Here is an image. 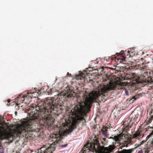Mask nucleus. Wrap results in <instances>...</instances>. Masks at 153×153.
Returning a JSON list of instances; mask_svg holds the SVG:
<instances>
[{
  "instance_id": "obj_1",
  "label": "nucleus",
  "mask_w": 153,
  "mask_h": 153,
  "mask_svg": "<svg viewBox=\"0 0 153 153\" xmlns=\"http://www.w3.org/2000/svg\"><path fill=\"white\" fill-rule=\"evenodd\" d=\"M63 104V102L60 99L56 100L50 98L41 101L37 106H31L29 109L31 111L28 114L30 119L22 121L20 124L16 125L13 132L17 136L22 135L24 137L29 132H39L43 126H51L54 120L51 114L58 115L62 112ZM1 124L0 144L4 139L12 141L15 136L12 129L10 132L7 131L8 127L7 123Z\"/></svg>"
},
{
  "instance_id": "obj_2",
  "label": "nucleus",
  "mask_w": 153,
  "mask_h": 153,
  "mask_svg": "<svg viewBox=\"0 0 153 153\" xmlns=\"http://www.w3.org/2000/svg\"><path fill=\"white\" fill-rule=\"evenodd\" d=\"M107 92H92L91 95L88 93L84 94L81 99L80 97H77L78 104L72 109L70 111L67 112V114L70 119L68 122L64 119V122L61 123L60 129L57 132H54L50 136L52 139L53 143L50 145V147L47 148H50L51 151H48L47 153H52L55 149L54 145L60 144L62 139V136H64L65 133L71 132L76 127L77 123L84 120V116L88 108L91 106L93 100L104 99L107 96Z\"/></svg>"
},
{
  "instance_id": "obj_3",
  "label": "nucleus",
  "mask_w": 153,
  "mask_h": 153,
  "mask_svg": "<svg viewBox=\"0 0 153 153\" xmlns=\"http://www.w3.org/2000/svg\"><path fill=\"white\" fill-rule=\"evenodd\" d=\"M100 147L99 141L96 139L94 143H88L84 145L82 149L83 150L82 153H86L90 151L95 152V153H98L100 151Z\"/></svg>"
},
{
  "instance_id": "obj_4",
  "label": "nucleus",
  "mask_w": 153,
  "mask_h": 153,
  "mask_svg": "<svg viewBox=\"0 0 153 153\" xmlns=\"http://www.w3.org/2000/svg\"><path fill=\"white\" fill-rule=\"evenodd\" d=\"M127 76L129 79L132 81L131 82L132 84H135L136 83H142L145 82L147 83H149L151 82V78L150 76H148V79H141L138 76H137L134 73H130L127 74Z\"/></svg>"
},
{
  "instance_id": "obj_5",
  "label": "nucleus",
  "mask_w": 153,
  "mask_h": 153,
  "mask_svg": "<svg viewBox=\"0 0 153 153\" xmlns=\"http://www.w3.org/2000/svg\"><path fill=\"white\" fill-rule=\"evenodd\" d=\"M34 93V92H27L26 95L22 94L19 95L16 99V105H19L21 104V103H23L26 104L28 103V101H29V102L32 99V96H33V94Z\"/></svg>"
},
{
  "instance_id": "obj_6",
  "label": "nucleus",
  "mask_w": 153,
  "mask_h": 153,
  "mask_svg": "<svg viewBox=\"0 0 153 153\" xmlns=\"http://www.w3.org/2000/svg\"><path fill=\"white\" fill-rule=\"evenodd\" d=\"M135 117V114L133 113H131L128 117L126 119L125 121L124 122V125H128V126H132Z\"/></svg>"
},
{
  "instance_id": "obj_7",
  "label": "nucleus",
  "mask_w": 153,
  "mask_h": 153,
  "mask_svg": "<svg viewBox=\"0 0 153 153\" xmlns=\"http://www.w3.org/2000/svg\"><path fill=\"white\" fill-rule=\"evenodd\" d=\"M115 148L116 146L114 145H111L108 147L103 146L101 149L105 153H110Z\"/></svg>"
},
{
  "instance_id": "obj_8",
  "label": "nucleus",
  "mask_w": 153,
  "mask_h": 153,
  "mask_svg": "<svg viewBox=\"0 0 153 153\" xmlns=\"http://www.w3.org/2000/svg\"><path fill=\"white\" fill-rule=\"evenodd\" d=\"M125 137L124 134L122 133H121L117 136H115L114 137H111L110 138H112L114 140L119 143L121 139H123Z\"/></svg>"
},
{
  "instance_id": "obj_9",
  "label": "nucleus",
  "mask_w": 153,
  "mask_h": 153,
  "mask_svg": "<svg viewBox=\"0 0 153 153\" xmlns=\"http://www.w3.org/2000/svg\"><path fill=\"white\" fill-rule=\"evenodd\" d=\"M65 91L64 95L68 97H72L75 96V94H74V92L70 89H67Z\"/></svg>"
},
{
  "instance_id": "obj_10",
  "label": "nucleus",
  "mask_w": 153,
  "mask_h": 153,
  "mask_svg": "<svg viewBox=\"0 0 153 153\" xmlns=\"http://www.w3.org/2000/svg\"><path fill=\"white\" fill-rule=\"evenodd\" d=\"M42 147L40 149L38 150V152L35 153H47L48 151H51L50 148H47L48 146L46 145Z\"/></svg>"
},
{
  "instance_id": "obj_11",
  "label": "nucleus",
  "mask_w": 153,
  "mask_h": 153,
  "mask_svg": "<svg viewBox=\"0 0 153 153\" xmlns=\"http://www.w3.org/2000/svg\"><path fill=\"white\" fill-rule=\"evenodd\" d=\"M114 57L110 56H106L104 58V59L107 62L109 61L110 60L111 61L112 60H115L116 61V58H117V57L114 56Z\"/></svg>"
},
{
  "instance_id": "obj_12",
  "label": "nucleus",
  "mask_w": 153,
  "mask_h": 153,
  "mask_svg": "<svg viewBox=\"0 0 153 153\" xmlns=\"http://www.w3.org/2000/svg\"><path fill=\"white\" fill-rule=\"evenodd\" d=\"M85 74L84 73H81L80 74L76 76V79L78 80H81L82 79H85Z\"/></svg>"
},
{
  "instance_id": "obj_13",
  "label": "nucleus",
  "mask_w": 153,
  "mask_h": 153,
  "mask_svg": "<svg viewBox=\"0 0 153 153\" xmlns=\"http://www.w3.org/2000/svg\"><path fill=\"white\" fill-rule=\"evenodd\" d=\"M152 135H153V130L146 137V138L148 139ZM150 146L151 147H153V138L152 139V140H151Z\"/></svg>"
},
{
  "instance_id": "obj_14",
  "label": "nucleus",
  "mask_w": 153,
  "mask_h": 153,
  "mask_svg": "<svg viewBox=\"0 0 153 153\" xmlns=\"http://www.w3.org/2000/svg\"><path fill=\"white\" fill-rule=\"evenodd\" d=\"M150 116V118H147L145 122L143 123L144 125H146L149 124L152 121V120L153 119V118H152L151 116Z\"/></svg>"
},
{
  "instance_id": "obj_15",
  "label": "nucleus",
  "mask_w": 153,
  "mask_h": 153,
  "mask_svg": "<svg viewBox=\"0 0 153 153\" xmlns=\"http://www.w3.org/2000/svg\"><path fill=\"white\" fill-rule=\"evenodd\" d=\"M141 131H139L138 130L133 134V137L134 138H136L137 137H140L141 136Z\"/></svg>"
},
{
  "instance_id": "obj_16",
  "label": "nucleus",
  "mask_w": 153,
  "mask_h": 153,
  "mask_svg": "<svg viewBox=\"0 0 153 153\" xmlns=\"http://www.w3.org/2000/svg\"><path fill=\"white\" fill-rule=\"evenodd\" d=\"M125 126V128L123 129V131H127L129 130V129L131 128L132 126H128V125H124Z\"/></svg>"
},
{
  "instance_id": "obj_17",
  "label": "nucleus",
  "mask_w": 153,
  "mask_h": 153,
  "mask_svg": "<svg viewBox=\"0 0 153 153\" xmlns=\"http://www.w3.org/2000/svg\"><path fill=\"white\" fill-rule=\"evenodd\" d=\"M130 51H128L127 52H124V54L125 56L126 57L129 58L131 56V55L130 53Z\"/></svg>"
},
{
  "instance_id": "obj_18",
  "label": "nucleus",
  "mask_w": 153,
  "mask_h": 153,
  "mask_svg": "<svg viewBox=\"0 0 153 153\" xmlns=\"http://www.w3.org/2000/svg\"><path fill=\"white\" fill-rule=\"evenodd\" d=\"M132 150L131 149L128 150L123 149L120 153H131Z\"/></svg>"
},
{
  "instance_id": "obj_19",
  "label": "nucleus",
  "mask_w": 153,
  "mask_h": 153,
  "mask_svg": "<svg viewBox=\"0 0 153 153\" xmlns=\"http://www.w3.org/2000/svg\"><path fill=\"white\" fill-rule=\"evenodd\" d=\"M127 141L126 140V145H124V146H127L128 144H131V140L129 138H127Z\"/></svg>"
},
{
  "instance_id": "obj_20",
  "label": "nucleus",
  "mask_w": 153,
  "mask_h": 153,
  "mask_svg": "<svg viewBox=\"0 0 153 153\" xmlns=\"http://www.w3.org/2000/svg\"><path fill=\"white\" fill-rule=\"evenodd\" d=\"M146 66L145 64H143L141 65V66L140 67L141 70L144 71L146 70Z\"/></svg>"
},
{
  "instance_id": "obj_21",
  "label": "nucleus",
  "mask_w": 153,
  "mask_h": 153,
  "mask_svg": "<svg viewBox=\"0 0 153 153\" xmlns=\"http://www.w3.org/2000/svg\"><path fill=\"white\" fill-rule=\"evenodd\" d=\"M101 131L102 132V134H103L105 132H107V130L106 129V127L104 126H103L101 130Z\"/></svg>"
},
{
  "instance_id": "obj_22",
  "label": "nucleus",
  "mask_w": 153,
  "mask_h": 153,
  "mask_svg": "<svg viewBox=\"0 0 153 153\" xmlns=\"http://www.w3.org/2000/svg\"><path fill=\"white\" fill-rule=\"evenodd\" d=\"M152 109H151V112L149 113V115L151 116V117L153 118V104L152 105Z\"/></svg>"
},
{
  "instance_id": "obj_23",
  "label": "nucleus",
  "mask_w": 153,
  "mask_h": 153,
  "mask_svg": "<svg viewBox=\"0 0 153 153\" xmlns=\"http://www.w3.org/2000/svg\"><path fill=\"white\" fill-rule=\"evenodd\" d=\"M126 58V57H125L124 56H122V58L120 59H119V58H117H117H116V60H118L119 59H120V60L121 59V60H122L123 61H124L125 60Z\"/></svg>"
},
{
  "instance_id": "obj_24",
  "label": "nucleus",
  "mask_w": 153,
  "mask_h": 153,
  "mask_svg": "<svg viewBox=\"0 0 153 153\" xmlns=\"http://www.w3.org/2000/svg\"><path fill=\"white\" fill-rule=\"evenodd\" d=\"M139 97L138 95H136L132 97V99H134V100H136L138 99Z\"/></svg>"
},
{
  "instance_id": "obj_25",
  "label": "nucleus",
  "mask_w": 153,
  "mask_h": 153,
  "mask_svg": "<svg viewBox=\"0 0 153 153\" xmlns=\"http://www.w3.org/2000/svg\"><path fill=\"white\" fill-rule=\"evenodd\" d=\"M102 134H103L105 137H108L109 136V134L107 133V132Z\"/></svg>"
},
{
  "instance_id": "obj_26",
  "label": "nucleus",
  "mask_w": 153,
  "mask_h": 153,
  "mask_svg": "<svg viewBox=\"0 0 153 153\" xmlns=\"http://www.w3.org/2000/svg\"><path fill=\"white\" fill-rule=\"evenodd\" d=\"M68 145V144H65L64 145H61L60 146V147H65Z\"/></svg>"
},
{
  "instance_id": "obj_27",
  "label": "nucleus",
  "mask_w": 153,
  "mask_h": 153,
  "mask_svg": "<svg viewBox=\"0 0 153 153\" xmlns=\"http://www.w3.org/2000/svg\"><path fill=\"white\" fill-rule=\"evenodd\" d=\"M144 74H146L147 75H148V74H150L149 72H148L147 71H146V72H144Z\"/></svg>"
},
{
  "instance_id": "obj_28",
  "label": "nucleus",
  "mask_w": 153,
  "mask_h": 153,
  "mask_svg": "<svg viewBox=\"0 0 153 153\" xmlns=\"http://www.w3.org/2000/svg\"><path fill=\"white\" fill-rule=\"evenodd\" d=\"M109 68L111 70H114V68H112L109 67V68Z\"/></svg>"
},
{
  "instance_id": "obj_29",
  "label": "nucleus",
  "mask_w": 153,
  "mask_h": 153,
  "mask_svg": "<svg viewBox=\"0 0 153 153\" xmlns=\"http://www.w3.org/2000/svg\"><path fill=\"white\" fill-rule=\"evenodd\" d=\"M105 127H106V129H108V128H110V126H109L108 127L105 126Z\"/></svg>"
},
{
  "instance_id": "obj_30",
  "label": "nucleus",
  "mask_w": 153,
  "mask_h": 153,
  "mask_svg": "<svg viewBox=\"0 0 153 153\" xmlns=\"http://www.w3.org/2000/svg\"><path fill=\"white\" fill-rule=\"evenodd\" d=\"M7 101L8 102H10V100L9 99V100H7Z\"/></svg>"
},
{
  "instance_id": "obj_31",
  "label": "nucleus",
  "mask_w": 153,
  "mask_h": 153,
  "mask_svg": "<svg viewBox=\"0 0 153 153\" xmlns=\"http://www.w3.org/2000/svg\"><path fill=\"white\" fill-rule=\"evenodd\" d=\"M90 81H91V83H92L93 82V80H91L90 79Z\"/></svg>"
},
{
  "instance_id": "obj_32",
  "label": "nucleus",
  "mask_w": 153,
  "mask_h": 153,
  "mask_svg": "<svg viewBox=\"0 0 153 153\" xmlns=\"http://www.w3.org/2000/svg\"><path fill=\"white\" fill-rule=\"evenodd\" d=\"M119 53H117L116 54V55H117V56H118L119 55Z\"/></svg>"
},
{
  "instance_id": "obj_33",
  "label": "nucleus",
  "mask_w": 153,
  "mask_h": 153,
  "mask_svg": "<svg viewBox=\"0 0 153 153\" xmlns=\"http://www.w3.org/2000/svg\"><path fill=\"white\" fill-rule=\"evenodd\" d=\"M102 140H104V141H105V140H106V138H102Z\"/></svg>"
},
{
  "instance_id": "obj_34",
  "label": "nucleus",
  "mask_w": 153,
  "mask_h": 153,
  "mask_svg": "<svg viewBox=\"0 0 153 153\" xmlns=\"http://www.w3.org/2000/svg\"><path fill=\"white\" fill-rule=\"evenodd\" d=\"M119 89H122V88H118Z\"/></svg>"
},
{
  "instance_id": "obj_35",
  "label": "nucleus",
  "mask_w": 153,
  "mask_h": 153,
  "mask_svg": "<svg viewBox=\"0 0 153 153\" xmlns=\"http://www.w3.org/2000/svg\"><path fill=\"white\" fill-rule=\"evenodd\" d=\"M16 153H18V152H17Z\"/></svg>"
}]
</instances>
